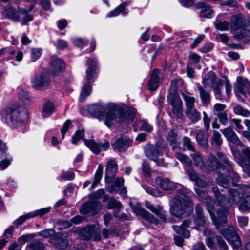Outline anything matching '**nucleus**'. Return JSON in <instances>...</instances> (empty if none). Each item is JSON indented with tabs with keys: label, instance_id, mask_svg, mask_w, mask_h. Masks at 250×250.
I'll return each instance as SVG.
<instances>
[{
	"label": "nucleus",
	"instance_id": "nucleus-1",
	"mask_svg": "<svg viewBox=\"0 0 250 250\" xmlns=\"http://www.w3.org/2000/svg\"><path fill=\"white\" fill-rule=\"evenodd\" d=\"M212 191L214 193L216 200H218L220 208H218V220L214 222V225L217 229H220L227 223V215L232 204H237L240 202L239 208L241 210L247 211L250 210V184L243 185L238 189L231 188L228 190L229 199L220 193L217 187H213Z\"/></svg>",
	"mask_w": 250,
	"mask_h": 250
},
{
	"label": "nucleus",
	"instance_id": "nucleus-2",
	"mask_svg": "<svg viewBox=\"0 0 250 250\" xmlns=\"http://www.w3.org/2000/svg\"><path fill=\"white\" fill-rule=\"evenodd\" d=\"M0 115L7 123L15 126H21L28 119L27 110L18 103L11 104L0 111Z\"/></svg>",
	"mask_w": 250,
	"mask_h": 250
},
{
	"label": "nucleus",
	"instance_id": "nucleus-3",
	"mask_svg": "<svg viewBox=\"0 0 250 250\" xmlns=\"http://www.w3.org/2000/svg\"><path fill=\"white\" fill-rule=\"evenodd\" d=\"M217 156L222 163H220V175L216 178V182L224 188H228L229 186V180L225 177H229L234 182L239 179L238 173L234 170V164L222 152H217Z\"/></svg>",
	"mask_w": 250,
	"mask_h": 250
},
{
	"label": "nucleus",
	"instance_id": "nucleus-4",
	"mask_svg": "<svg viewBox=\"0 0 250 250\" xmlns=\"http://www.w3.org/2000/svg\"><path fill=\"white\" fill-rule=\"evenodd\" d=\"M88 111L92 116L103 120L105 117L104 124L108 127H110L117 119L118 111L113 108L102 104H95L88 106Z\"/></svg>",
	"mask_w": 250,
	"mask_h": 250
},
{
	"label": "nucleus",
	"instance_id": "nucleus-5",
	"mask_svg": "<svg viewBox=\"0 0 250 250\" xmlns=\"http://www.w3.org/2000/svg\"><path fill=\"white\" fill-rule=\"evenodd\" d=\"M186 193L179 191L170 201L169 211L172 215L181 218L188 208H190L193 210V203Z\"/></svg>",
	"mask_w": 250,
	"mask_h": 250
},
{
	"label": "nucleus",
	"instance_id": "nucleus-6",
	"mask_svg": "<svg viewBox=\"0 0 250 250\" xmlns=\"http://www.w3.org/2000/svg\"><path fill=\"white\" fill-rule=\"evenodd\" d=\"M84 135L83 130H77L72 137V142L76 144L78 140L83 139L85 145L95 154H98L101 150H107L110 147L108 141H104L103 143H96L93 140H87L83 138Z\"/></svg>",
	"mask_w": 250,
	"mask_h": 250
},
{
	"label": "nucleus",
	"instance_id": "nucleus-7",
	"mask_svg": "<svg viewBox=\"0 0 250 250\" xmlns=\"http://www.w3.org/2000/svg\"><path fill=\"white\" fill-rule=\"evenodd\" d=\"M194 190L198 198L204 203L208 207V211L214 224V222L218 220L217 211L218 208H222V212L223 208H220L218 200H217V204H216L214 200L208 196L207 191L196 188Z\"/></svg>",
	"mask_w": 250,
	"mask_h": 250
},
{
	"label": "nucleus",
	"instance_id": "nucleus-8",
	"mask_svg": "<svg viewBox=\"0 0 250 250\" xmlns=\"http://www.w3.org/2000/svg\"><path fill=\"white\" fill-rule=\"evenodd\" d=\"M231 153L235 162L242 167L243 171L250 177V148L248 147L242 149L241 153L233 147Z\"/></svg>",
	"mask_w": 250,
	"mask_h": 250
},
{
	"label": "nucleus",
	"instance_id": "nucleus-9",
	"mask_svg": "<svg viewBox=\"0 0 250 250\" xmlns=\"http://www.w3.org/2000/svg\"><path fill=\"white\" fill-rule=\"evenodd\" d=\"M88 69L86 70V79L87 83L83 87L81 92L79 100L83 102L90 95L92 90L90 83L96 73L97 62L94 59L89 60L87 62Z\"/></svg>",
	"mask_w": 250,
	"mask_h": 250
},
{
	"label": "nucleus",
	"instance_id": "nucleus-10",
	"mask_svg": "<svg viewBox=\"0 0 250 250\" xmlns=\"http://www.w3.org/2000/svg\"><path fill=\"white\" fill-rule=\"evenodd\" d=\"M204 88H212L216 98L219 100H222L223 96L222 94L221 88L223 84V81L220 79H217L215 74L212 72H208L202 81Z\"/></svg>",
	"mask_w": 250,
	"mask_h": 250
},
{
	"label": "nucleus",
	"instance_id": "nucleus-11",
	"mask_svg": "<svg viewBox=\"0 0 250 250\" xmlns=\"http://www.w3.org/2000/svg\"><path fill=\"white\" fill-rule=\"evenodd\" d=\"M31 83L35 89L43 90L47 88L50 83L49 72L45 70L39 73L32 78Z\"/></svg>",
	"mask_w": 250,
	"mask_h": 250
},
{
	"label": "nucleus",
	"instance_id": "nucleus-12",
	"mask_svg": "<svg viewBox=\"0 0 250 250\" xmlns=\"http://www.w3.org/2000/svg\"><path fill=\"white\" fill-rule=\"evenodd\" d=\"M144 151L146 157L154 161L157 165H165L164 159H159V157L162 155V149L158 145L148 144L144 147Z\"/></svg>",
	"mask_w": 250,
	"mask_h": 250
},
{
	"label": "nucleus",
	"instance_id": "nucleus-13",
	"mask_svg": "<svg viewBox=\"0 0 250 250\" xmlns=\"http://www.w3.org/2000/svg\"><path fill=\"white\" fill-rule=\"evenodd\" d=\"M220 233L228 242L231 244L234 249H237L241 246L240 238L233 226H229L226 229H221Z\"/></svg>",
	"mask_w": 250,
	"mask_h": 250
},
{
	"label": "nucleus",
	"instance_id": "nucleus-14",
	"mask_svg": "<svg viewBox=\"0 0 250 250\" xmlns=\"http://www.w3.org/2000/svg\"><path fill=\"white\" fill-rule=\"evenodd\" d=\"M203 234L206 237V243L209 248H212L213 247L214 239L216 238L219 245V250H228L225 241L220 236H216L214 233L208 228H204Z\"/></svg>",
	"mask_w": 250,
	"mask_h": 250
},
{
	"label": "nucleus",
	"instance_id": "nucleus-15",
	"mask_svg": "<svg viewBox=\"0 0 250 250\" xmlns=\"http://www.w3.org/2000/svg\"><path fill=\"white\" fill-rule=\"evenodd\" d=\"M130 206L133 212L138 216H140L144 219L151 224L158 225L160 223L159 220L153 215L143 208L139 203L130 202Z\"/></svg>",
	"mask_w": 250,
	"mask_h": 250
},
{
	"label": "nucleus",
	"instance_id": "nucleus-16",
	"mask_svg": "<svg viewBox=\"0 0 250 250\" xmlns=\"http://www.w3.org/2000/svg\"><path fill=\"white\" fill-rule=\"evenodd\" d=\"M100 229L99 225H88L83 229L82 234L86 240L93 239L94 241H100L101 239Z\"/></svg>",
	"mask_w": 250,
	"mask_h": 250
},
{
	"label": "nucleus",
	"instance_id": "nucleus-17",
	"mask_svg": "<svg viewBox=\"0 0 250 250\" xmlns=\"http://www.w3.org/2000/svg\"><path fill=\"white\" fill-rule=\"evenodd\" d=\"M101 206L97 200H94L84 204L80 208V211L82 214L88 216L94 215L98 213Z\"/></svg>",
	"mask_w": 250,
	"mask_h": 250
},
{
	"label": "nucleus",
	"instance_id": "nucleus-18",
	"mask_svg": "<svg viewBox=\"0 0 250 250\" xmlns=\"http://www.w3.org/2000/svg\"><path fill=\"white\" fill-rule=\"evenodd\" d=\"M168 103L172 106L173 113L179 118H182L183 116V104L182 101L180 96H175L170 98H167Z\"/></svg>",
	"mask_w": 250,
	"mask_h": 250
},
{
	"label": "nucleus",
	"instance_id": "nucleus-19",
	"mask_svg": "<svg viewBox=\"0 0 250 250\" xmlns=\"http://www.w3.org/2000/svg\"><path fill=\"white\" fill-rule=\"evenodd\" d=\"M146 207L155 213L163 223H167L170 222V220L167 217L166 211L163 209V207L158 205L154 207L149 202H146Z\"/></svg>",
	"mask_w": 250,
	"mask_h": 250
},
{
	"label": "nucleus",
	"instance_id": "nucleus-20",
	"mask_svg": "<svg viewBox=\"0 0 250 250\" xmlns=\"http://www.w3.org/2000/svg\"><path fill=\"white\" fill-rule=\"evenodd\" d=\"M131 140L125 136H122L117 139L112 145L113 147L119 152H125L130 146Z\"/></svg>",
	"mask_w": 250,
	"mask_h": 250
},
{
	"label": "nucleus",
	"instance_id": "nucleus-21",
	"mask_svg": "<svg viewBox=\"0 0 250 250\" xmlns=\"http://www.w3.org/2000/svg\"><path fill=\"white\" fill-rule=\"evenodd\" d=\"M234 91L236 93H239L243 95L250 94V82L247 79L238 77L237 83L234 85Z\"/></svg>",
	"mask_w": 250,
	"mask_h": 250
},
{
	"label": "nucleus",
	"instance_id": "nucleus-22",
	"mask_svg": "<svg viewBox=\"0 0 250 250\" xmlns=\"http://www.w3.org/2000/svg\"><path fill=\"white\" fill-rule=\"evenodd\" d=\"M221 132L229 142L239 146H244V144L239 140L237 134L231 127H227L222 130Z\"/></svg>",
	"mask_w": 250,
	"mask_h": 250
},
{
	"label": "nucleus",
	"instance_id": "nucleus-23",
	"mask_svg": "<svg viewBox=\"0 0 250 250\" xmlns=\"http://www.w3.org/2000/svg\"><path fill=\"white\" fill-rule=\"evenodd\" d=\"M117 164L114 160H109L106 165L105 172V181L107 183H111L115 176Z\"/></svg>",
	"mask_w": 250,
	"mask_h": 250
},
{
	"label": "nucleus",
	"instance_id": "nucleus-24",
	"mask_svg": "<svg viewBox=\"0 0 250 250\" xmlns=\"http://www.w3.org/2000/svg\"><path fill=\"white\" fill-rule=\"evenodd\" d=\"M220 162L217 158L213 155L210 154L208 157V162L205 166V168L209 171L215 170L219 175H220Z\"/></svg>",
	"mask_w": 250,
	"mask_h": 250
},
{
	"label": "nucleus",
	"instance_id": "nucleus-25",
	"mask_svg": "<svg viewBox=\"0 0 250 250\" xmlns=\"http://www.w3.org/2000/svg\"><path fill=\"white\" fill-rule=\"evenodd\" d=\"M124 179L122 177H119L116 179L114 185L107 189V191L112 193L113 192H120V194L123 196H126L127 189L125 187H122L124 185Z\"/></svg>",
	"mask_w": 250,
	"mask_h": 250
},
{
	"label": "nucleus",
	"instance_id": "nucleus-26",
	"mask_svg": "<svg viewBox=\"0 0 250 250\" xmlns=\"http://www.w3.org/2000/svg\"><path fill=\"white\" fill-rule=\"evenodd\" d=\"M161 76L160 69H156L153 71L148 83L149 90L155 91L158 87Z\"/></svg>",
	"mask_w": 250,
	"mask_h": 250
},
{
	"label": "nucleus",
	"instance_id": "nucleus-27",
	"mask_svg": "<svg viewBox=\"0 0 250 250\" xmlns=\"http://www.w3.org/2000/svg\"><path fill=\"white\" fill-rule=\"evenodd\" d=\"M50 65L52 69V74L54 76L58 75L65 68V65L62 59L56 57L52 58Z\"/></svg>",
	"mask_w": 250,
	"mask_h": 250
},
{
	"label": "nucleus",
	"instance_id": "nucleus-28",
	"mask_svg": "<svg viewBox=\"0 0 250 250\" xmlns=\"http://www.w3.org/2000/svg\"><path fill=\"white\" fill-rule=\"evenodd\" d=\"M191 221L188 219L184 220L181 226H173L174 230L179 235H183L185 238H188L190 236V233L186 228L189 227Z\"/></svg>",
	"mask_w": 250,
	"mask_h": 250
},
{
	"label": "nucleus",
	"instance_id": "nucleus-29",
	"mask_svg": "<svg viewBox=\"0 0 250 250\" xmlns=\"http://www.w3.org/2000/svg\"><path fill=\"white\" fill-rule=\"evenodd\" d=\"M156 184L163 190H170L176 188V184L171 181L168 178H157L156 180Z\"/></svg>",
	"mask_w": 250,
	"mask_h": 250
},
{
	"label": "nucleus",
	"instance_id": "nucleus-30",
	"mask_svg": "<svg viewBox=\"0 0 250 250\" xmlns=\"http://www.w3.org/2000/svg\"><path fill=\"white\" fill-rule=\"evenodd\" d=\"M196 7L201 9L199 15L200 17L206 18H211L213 15V11L211 7L203 2H199L196 4Z\"/></svg>",
	"mask_w": 250,
	"mask_h": 250
},
{
	"label": "nucleus",
	"instance_id": "nucleus-31",
	"mask_svg": "<svg viewBox=\"0 0 250 250\" xmlns=\"http://www.w3.org/2000/svg\"><path fill=\"white\" fill-rule=\"evenodd\" d=\"M18 97L19 99L25 105L31 104L30 103L31 98L29 92L26 88L22 86L18 87Z\"/></svg>",
	"mask_w": 250,
	"mask_h": 250
},
{
	"label": "nucleus",
	"instance_id": "nucleus-32",
	"mask_svg": "<svg viewBox=\"0 0 250 250\" xmlns=\"http://www.w3.org/2000/svg\"><path fill=\"white\" fill-rule=\"evenodd\" d=\"M208 131L205 132L204 130H199L197 132L196 139L198 143L204 148L208 146Z\"/></svg>",
	"mask_w": 250,
	"mask_h": 250
},
{
	"label": "nucleus",
	"instance_id": "nucleus-33",
	"mask_svg": "<svg viewBox=\"0 0 250 250\" xmlns=\"http://www.w3.org/2000/svg\"><path fill=\"white\" fill-rule=\"evenodd\" d=\"M182 96L185 102L186 109L195 107V98L191 96V93L187 91H184L181 92Z\"/></svg>",
	"mask_w": 250,
	"mask_h": 250
},
{
	"label": "nucleus",
	"instance_id": "nucleus-34",
	"mask_svg": "<svg viewBox=\"0 0 250 250\" xmlns=\"http://www.w3.org/2000/svg\"><path fill=\"white\" fill-rule=\"evenodd\" d=\"M198 89L203 105L205 106L208 105L210 104L211 101L210 93L200 85L198 86Z\"/></svg>",
	"mask_w": 250,
	"mask_h": 250
},
{
	"label": "nucleus",
	"instance_id": "nucleus-35",
	"mask_svg": "<svg viewBox=\"0 0 250 250\" xmlns=\"http://www.w3.org/2000/svg\"><path fill=\"white\" fill-rule=\"evenodd\" d=\"M53 244L56 249L64 250L67 249L69 242L67 239L63 238L57 234L53 240Z\"/></svg>",
	"mask_w": 250,
	"mask_h": 250
},
{
	"label": "nucleus",
	"instance_id": "nucleus-36",
	"mask_svg": "<svg viewBox=\"0 0 250 250\" xmlns=\"http://www.w3.org/2000/svg\"><path fill=\"white\" fill-rule=\"evenodd\" d=\"M167 139L170 145L172 146L173 150L180 149V148L177 146V134L175 130L171 129L170 130L167 134Z\"/></svg>",
	"mask_w": 250,
	"mask_h": 250
},
{
	"label": "nucleus",
	"instance_id": "nucleus-37",
	"mask_svg": "<svg viewBox=\"0 0 250 250\" xmlns=\"http://www.w3.org/2000/svg\"><path fill=\"white\" fill-rule=\"evenodd\" d=\"M230 28L233 31H236L243 27V21L242 19L238 16H233L231 18Z\"/></svg>",
	"mask_w": 250,
	"mask_h": 250
},
{
	"label": "nucleus",
	"instance_id": "nucleus-38",
	"mask_svg": "<svg viewBox=\"0 0 250 250\" xmlns=\"http://www.w3.org/2000/svg\"><path fill=\"white\" fill-rule=\"evenodd\" d=\"M185 114L189 119L193 123L198 122L201 118L200 113L195 107L186 109Z\"/></svg>",
	"mask_w": 250,
	"mask_h": 250
},
{
	"label": "nucleus",
	"instance_id": "nucleus-39",
	"mask_svg": "<svg viewBox=\"0 0 250 250\" xmlns=\"http://www.w3.org/2000/svg\"><path fill=\"white\" fill-rule=\"evenodd\" d=\"M127 5L128 3L126 2H123L119 6L116 7L114 10H112L110 13H109L108 14V17H115L119 15L120 13H122L124 15L127 14L128 12L126 10L125 7L127 6Z\"/></svg>",
	"mask_w": 250,
	"mask_h": 250
},
{
	"label": "nucleus",
	"instance_id": "nucleus-40",
	"mask_svg": "<svg viewBox=\"0 0 250 250\" xmlns=\"http://www.w3.org/2000/svg\"><path fill=\"white\" fill-rule=\"evenodd\" d=\"M194 153L191 155L192 158L194 165L200 168H205V163L201 156V154L197 152H194Z\"/></svg>",
	"mask_w": 250,
	"mask_h": 250
},
{
	"label": "nucleus",
	"instance_id": "nucleus-41",
	"mask_svg": "<svg viewBox=\"0 0 250 250\" xmlns=\"http://www.w3.org/2000/svg\"><path fill=\"white\" fill-rule=\"evenodd\" d=\"M180 82V80L176 79L171 82V87L170 89V94L168 95L167 98H170L171 97L176 96H179V94L177 92V88L178 84Z\"/></svg>",
	"mask_w": 250,
	"mask_h": 250
},
{
	"label": "nucleus",
	"instance_id": "nucleus-42",
	"mask_svg": "<svg viewBox=\"0 0 250 250\" xmlns=\"http://www.w3.org/2000/svg\"><path fill=\"white\" fill-rule=\"evenodd\" d=\"M6 14L9 18L11 19L14 21H17L20 20V16L18 11L14 8H8L6 11Z\"/></svg>",
	"mask_w": 250,
	"mask_h": 250
},
{
	"label": "nucleus",
	"instance_id": "nucleus-43",
	"mask_svg": "<svg viewBox=\"0 0 250 250\" xmlns=\"http://www.w3.org/2000/svg\"><path fill=\"white\" fill-rule=\"evenodd\" d=\"M103 174V167L101 165H99L96 172L94 180L92 184L91 187L94 188L97 185L99 184L102 177Z\"/></svg>",
	"mask_w": 250,
	"mask_h": 250
},
{
	"label": "nucleus",
	"instance_id": "nucleus-44",
	"mask_svg": "<svg viewBox=\"0 0 250 250\" xmlns=\"http://www.w3.org/2000/svg\"><path fill=\"white\" fill-rule=\"evenodd\" d=\"M136 112V110L135 108L132 107H129L126 109L125 112V114H127L128 116L124 117L123 116L121 115L119 118L122 121H124L125 120H132L134 118Z\"/></svg>",
	"mask_w": 250,
	"mask_h": 250
},
{
	"label": "nucleus",
	"instance_id": "nucleus-45",
	"mask_svg": "<svg viewBox=\"0 0 250 250\" xmlns=\"http://www.w3.org/2000/svg\"><path fill=\"white\" fill-rule=\"evenodd\" d=\"M55 110V106L53 103L50 101L46 102L42 107L43 113L49 115L52 114Z\"/></svg>",
	"mask_w": 250,
	"mask_h": 250
},
{
	"label": "nucleus",
	"instance_id": "nucleus-46",
	"mask_svg": "<svg viewBox=\"0 0 250 250\" xmlns=\"http://www.w3.org/2000/svg\"><path fill=\"white\" fill-rule=\"evenodd\" d=\"M214 26L215 28L218 30L227 31L229 28L230 23L226 21H217L214 23Z\"/></svg>",
	"mask_w": 250,
	"mask_h": 250
},
{
	"label": "nucleus",
	"instance_id": "nucleus-47",
	"mask_svg": "<svg viewBox=\"0 0 250 250\" xmlns=\"http://www.w3.org/2000/svg\"><path fill=\"white\" fill-rule=\"evenodd\" d=\"M210 142L212 145H215L216 146L221 145L222 143L221 134L218 131L215 130L213 131V136Z\"/></svg>",
	"mask_w": 250,
	"mask_h": 250
},
{
	"label": "nucleus",
	"instance_id": "nucleus-48",
	"mask_svg": "<svg viewBox=\"0 0 250 250\" xmlns=\"http://www.w3.org/2000/svg\"><path fill=\"white\" fill-rule=\"evenodd\" d=\"M107 208L109 209H115L118 211L122 208L120 202L115 200L114 198H111L107 204Z\"/></svg>",
	"mask_w": 250,
	"mask_h": 250
},
{
	"label": "nucleus",
	"instance_id": "nucleus-49",
	"mask_svg": "<svg viewBox=\"0 0 250 250\" xmlns=\"http://www.w3.org/2000/svg\"><path fill=\"white\" fill-rule=\"evenodd\" d=\"M28 247L31 248L32 250H43L45 246L43 243L38 240H34L28 245Z\"/></svg>",
	"mask_w": 250,
	"mask_h": 250
},
{
	"label": "nucleus",
	"instance_id": "nucleus-50",
	"mask_svg": "<svg viewBox=\"0 0 250 250\" xmlns=\"http://www.w3.org/2000/svg\"><path fill=\"white\" fill-rule=\"evenodd\" d=\"M233 111L236 114L242 115L244 117H248L250 114V112L249 110L243 108L240 105L234 106Z\"/></svg>",
	"mask_w": 250,
	"mask_h": 250
},
{
	"label": "nucleus",
	"instance_id": "nucleus-51",
	"mask_svg": "<svg viewBox=\"0 0 250 250\" xmlns=\"http://www.w3.org/2000/svg\"><path fill=\"white\" fill-rule=\"evenodd\" d=\"M138 125L140 130L146 132H151L152 130V126L145 120H140L138 122Z\"/></svg>",
	"mask_w": 250,
	"mask_h": 250
},
{
	"label": "nucleus",
	"instance_id": "nucleus-52",
	"mask_svg": "<svg viewBox=\"0 0 250 250\" xmlns=\"http://www.w3.org/2000/svg\"><path fill=\"white\" fill-rule=\"evenodd\" d=\"M142 171L144 176L150 178L151 175V169L148 162L144 161L142 164Z\"/></svg>",
	"mask_w": 250,
	"mask_h": 250
},
{
	"label": "nucleus",
	"instance_id": "nucleus-53",
	"mask_svg": "<svg viewBox=\"0 0 250 250\" xmlns=\"http://www.w3.org/2000/svg\"><path fill=\"white\" fill-rule=\"evenodd\" d=\"M175 156L177 159H178L180 161L182 162L183 163L186 164L188 165H191L192 164V162L191 159L188 156H186L185 155L180 153L178 152H176L175 153Z\"/></svg>",
	"mask_w": 250,
	"mask_h": 250
},
{
	"label": "nucleus",
	"instance_id": "nucleus-54",
	"mask_svg": "<svg viewBox=\"0 0 250 250\" xmlns=\"http://www.w3.org/2000/svg\"><path fill=\"white\" fill-rule=\"evenodd\" d=\"M183 145L190 151L195 152V148L191 144V141L188 137H185L183 138Z\"/></svg>",
	"mask_w": 250,
	"mask_h": 250
},
{
	"label": "nucleus",
	"instance_id": "nucleus-55",
	"mask_svg": "<svg viewBox=\"0 0 250 250\" xmlns=\"http://www.w3.org/2000/svg\"><path fill=\"white\" fill-rule=\"evenodd\" d=\"M42 50L40 48H33L31 51V59L33 62H35L41 56Z\"/></svg>",
	"mask_w": 250,
	"mask_h": 250
},
{
	"label": "nucleus",
	"instance_id": "nucleus-56",
	"mask_svg": "<svg viewBox=\"0 0 250 250\" xmlns=\"http://www.w3.org/2000/svg\"><path fill=\"white\" fill-rule=\"evenodd\" d=\"M61 177L64 180L71 181L75 178V173L72 171H66L61 174Z\"/></svg>",
	"mask_w": 250,
	"mask_h": 250
},
{
	"label": "nucleus",
	"instance_id": "nucleus-57",
	"mask_svg": "<svg viewBox=\"0 0 250 250\" xmlns=\"http://www.w3.org/2000/svg\"><path fill=\"white\" fill-rule=\"evenodd\" d=\"M12 161V158L10 156L7 155L6 158L4 159L0 162V167L2 169H5L9 165Z\"/></svg>",
	"mask_w": 250,
	"mask_h": 250
},
{
	"label": "nucleus",
	"instance_id": "nucleus-58",
	"mask_svg": "<svg viewBox=\"0 0 250 250\" xmlns=\"http://www.w3.org/2000/svg\"><path fill=\"white\" fill-rule=\"evenodd\" d=\"M203 123L205 128L206 131H208L210 128V118L208 116L207 113L206 112H203Z\"/></svg>",
	"mask_w": 250,
	"mask_h": 250
},
{
	"label": "nucleus",
	"instance_id": "nucleus-59",
	"mask_svg": "<svg viewBox=\"0 0 250 250\" xmlns=\"http://www.w3.org/2000/svg\"><path fill=\"white\" fill-rule=\"evenodd\" d=\"M35 237L34 234H25L20 236L19 239V242L21 244H24L25 242L33 239Z\"/></svg>",
	"mask_w": 250,
	"mask_h": 250
},
{
	"label": "nucleus",
	"instance_id": "nucleus-60",
	"mask_svg": "<svg viewBox=\"0 0 250 250\" xmlns=\"http://www.w3.org/2000/svg\"><path fill=\"white\" fill-rule=\"evenodd\" d=\"M54 233V229H44L43 230L39 232V235L45 237V238H48L50 236H51Z\"/></svg>",
	"mask_w": 250,
	"mask_h": 250
},
{
	"label": "nucleus",
	"instance_id": "nucleus-61",
	"mask_svg": "<svg viewBox=\"0 0 250 250\" xmlns=\"http://www.w3.org/2000/svg\"><path fill=\"white\" fill-rule=\"evenodd\" d=\"M217 116L222 124L226 125L227 124L228 119L227 114L225 112L218 113L217 114Z\"/></svg>",
	"mask_w": 250,
	"mask_h": 250
},
{
	"label": "nucleus",
	"instance_id": "nucleus-62",
	"mask_svg": "<svg viewBox=\"0 0 250 250\" xmlns=\"http://www.w3.org/2000/svg\"><path fill=\"white\" fill-rule=\"evenodd\" d=\"M143 188L147 193L150 194V195L155 196H158L160 195L161 193L159 191L154 190L152 188L148 187L147 186H143Z\"/></svg>",
	"mask_w": 250,
	"mask_h": 250
},
{
	"label": "nucleus",
	"instance_id": "nucleus-63",
	"mask_svg": "<svg viewBox=\"0 0 250 250\" xmlns=\"http://www.w3.org/2000/svg\"><path fill=\"white\" fill-rule=\"evenodd\" d=\"M71 124V122L70 120H67L63 124L62 128L61 129V133L62 138H64V135L67 131L68 130L70 125Z\"/></svg>",
	"mask_w": 250,
	"mask_h": 250
},
{
	"label": "nucleus",
	"instance_id": "nucleus-64",
	"mask_svg": "<svg viewBox=\"0 0 250 250\" xmlns=\"http://www.w3.org/2000/svg\"><path fill=\"white\" fill-rule=\"evenodd\" d=\"M187 173L189 178L193 181L195 182L199 178L197 173L192 169H188Z\"/></svg>",
	"mask_w": 250,
	"mask_h": 250
}]
</instances>
